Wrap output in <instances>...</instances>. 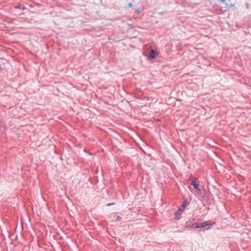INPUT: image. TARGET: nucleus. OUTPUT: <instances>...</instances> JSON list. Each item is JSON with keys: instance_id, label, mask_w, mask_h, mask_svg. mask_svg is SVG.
Listing matches in <instances>:
<instances>
[{"instance_id": "f257e3e1", "label": "nucleus", "mask_w": 251, "mask_h": 251, "mask_svg": "<svg viewBox=\"0 0 251 251\" xmlns=\"http://www.w3.org/2000/svg\"><path fill=\"white\" fill-rule=\"evenodd\" d=\"M223 3L225 5L226 7L227 8H230L234 7L236 4V1L235 0H221Z\"/></svg>"}, {"instance_id": "20e7f679", "label": "nucleus", "mask_w": 251, "mask_h": 251, "mask_svg": "<svg viewBox=\"0 0 251 251\" xmlns=\"http://www.w3.org/2000/svg\"><path fill=\"white\" fill-rule=\"evenodd\" d=\"M157 55V53L153 50H151L149 53V56L152 59L155 58Z\"/></svg>"}, {"instance_id": "7ed1b4c3", "label": "nucleus", "mask_w": 251, "mask_h": 251, "mask_svg": "<svg viewBox=\"0 0 251 251\" xmlns=\"http://www.w3.org/2000/svg\"><path fill=\"white\" fill-rule=\"evenodd\" d=\"M187 205V201L186 202H183L182 203V205H181V206L183 207L182 209H181L180 208H179L178 211L180 212L179 213L178 212H176L175 213V215H177V214H180L183 212V211L184 209V208Z\"/></svg>"}, {"instance_id": "f03ea898", "label": "nucleus", "mask_w": 251, "mask_h": 251, "mask_svg": "<svg viewBox=\"0 0 251 251\" xmlns=\"http://www.w3.org/2000/svg\"><path fill=\"white\" fill-rule=\"evenodd\" d=\"M191 185L193 186L195 189L197 190V193L198 194L201 193V190L199 188V181L196 178L191 183Z\"/></svg>"}, {"instance_id": "0eeeda50", "label": "nucleus", "mask_w": 251, "mask_h": 251, "mask_svg": "<svg viewBox=\"0 0 251 251\" xmlns=\"http://www.w3.org/2000/svg\"><path fill=\"white\" fill-rule=\"evenodd\" d=\"M114 204V203H109L107 204V206H110Z\"/></svg>"}, {"instance_id": "39448f33", "label": "nucleus", "mask_w": 251, "mask_h": 251, "mask_svg": "<svg viewBox=\"0 0 251 251\" xmlns=\"http://www.w3.org/2000/svg\"><path fill=\"white\" fill-rule=\"evenodd\" d=\"M208 225V224H207V222H203L202 223H201L200 225L196 226L195 228H199L200 227H204Z\"/></svg>"}, {"instance_id": "6e6552de", "label": "nucleus", "mask_w": 251, "mask_h": 251, "mask_svg": "<svg viewBox=\"0 0 251 251\" xmlns=\"http://www.w3.org/2000/svg\"><path fill=\"white\" fill-rule=\"evenodd\" d=\"M136 12H137V13H139V9L137 10H136Z\"/></svg>"}, {"instance_id": "423d86ee", "label": "nucleus", "mask_w": 251, "mask_h": 251, "mask_svg": "<svg viewBox=\"0 0 251 251\" xmlns=\"http://www.w3.org/2000/svg\"><path fill=\"white\" fill-rule=\"evenodd\" d=\"M115 219L117 221H119L121 220V218L119 216H115Z\"/></svg>"}]
</instances>
